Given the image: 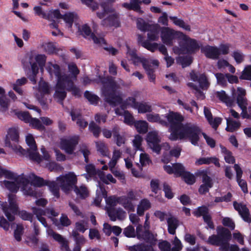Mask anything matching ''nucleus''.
Masks as SVG:
<instances>
[{
  "label": "nucleus",
  "mask_w": 251,
  "mask_h": 251,
  "mask_svg": "<svg viewBox=\"0 0 251 251\" xmlns=\"http://www.w3.org/2000/svg\"><path fill=\"white\" fill-rule=\"evenodd\" d=\"M167 117L172 129L169 137L171 140L188 139L193 145H198L200 135L202 133L200 127L193 123L182 124L183 118L178 113H171Z\"/></svg>",
  "instance_id": "nucleus-1"
},
{
  "label": "nucleus",
  "mask_w": 251,
  "mask_h": 251,
  "mask_svg": "<svg viewBox=\"0 0 251 251\" xmlns=\"http://www.w3.org/2000/svg\"><path fill=\"white\" fill-rule=\"evenodd\" d=\"M103 85L101 93L104 97L105 101L109 104L116 106L122 102L121 95L118 91L120 86L111 77H107L101 79Z\"/></svg>",
  "instance_id": "nucleus-2"
},
{
  "label": "nucleus",
  "mask_w": 251,
  "mask_h": 251,
  "mask_svg": "<svg viewBox=\"0 0 251 251\" xmlns=\"http://www.w3.org/2000/svg\"><path fill=\"white\" fill-rule=\"evenodd\" d=\"M115 0H106L100 4L102 12H97V15L100 19L106 17L101 21V25L104 26H114L117 27L120 25V16L111 4Z\"/></svg>",
  "instance_id": "nucleus-3"
},
{
  "label": "nucleus",
  "mask_w": 251,
  "mask_h": 251,
  "mask_svg": "<svg viewBox=\"0 0 251 251\" xmlns=\"http://www.w3.org/2000/svg\"><path fill=\"white\" fill-rule=\"evenodd\" d=\"M70 74H67L61 71L58 65L49 62L47 64L46 69L51 77L54 75L56 82H65L68 78L71 81H75L79 71L76 65L74 63H70L68 65Z\"/></svg>",
  "instance_id": "nucleus-4"
},
{
  "label": "nucleus",
  "mask_w": 251,
  "mask_h": 251,
  "mask_svg": "<svg viewBox=\"0 0 251 251\" xmlns=\"http://www.w3.org/2000/svg\"><path fill=\"white\" fill-rule=\"evenodd\" d=\"M8 201L9 204L6 202H1L0 205L2 210L10 222L15 220V215L17 214L19 217L24 220L31 221L33 215L25 210L19 211V207L17 203L16 197L15 195L9 194Z\"/></svg>",
  "instance_id": "nucleus-5"
},
{
  "label": "nucleus",
  "mask_w": 251,
  "mask_h": 251,
  "mask_svg": "<svg viewBox=\"0 0 251 251\" xmlns=\"http://www.w3.org/2000/svg\"><path fill=\"white\" fill-rule=\"evenodd\" d=\"M17 181L23 185V192L25 195L36 197L40 196L41 194L37 190V187L47 185V183L43 178L32 174L28 176L22 174L17 178Z\"/></svg>",
  "instance_id": "nucleus-6"
},
{
  "label": "nucleus",
  "mask_w": 251,
  "mask_h": 251,
  "mask_svg": "<svg viewBox=\"0 0 251 251\" xmlns=\"http://www.w3.org/2000/svg\"><path fill=\"white\" fill-rule=\"evenodd\" d=\"M217 234L209 237L207 242L212 245L219 246L220 251H229L231 245L228 241L231 238L230 231L224 227H218Z\"/></svg>",
  "instance_id": "nucleus-7"
},
{
  "label": "nucleus",
  "mask_w": 251,
  "mask_h": 251,
  "mask_svg": "<svg viewBox=\"0 0 251 251\" xmlns=\"http://www.w3.org/2000/svg\"><path fill=\"white\" fill-rule=\"evenodd\" d=\"M65 82H56L54 98L57 99L60 103L66 98V91L72 92V94L76 96H80V91L74 84L75 81H71L68 78Z\"/></svg>",
  "instance_id": "nucleus-8"
},
{
  "label": "nucleus",
  "mask_w": 251,
  "mask_h": 251,
  "mask_svg": "<svg viewBox=\"0 0 251 251\" xmlns=\"http://www.w3.org/2000/svg\"><path fill=\"white\" fill-rule=\"evenodd\" d=\"M179 46L180 48L175 46L173 49L176 54L194 53L199 50L201 47L196 40L191 39L183 34L179 41Z\"/></svg>",
  "instance_id": "nucleus-9"
},
{
  "label": "nucleus",
  "mask_w": 251,
  "mask_h": 251,
  "mask_svg": "<svg viewBox=\"0 0 251 251\" xmlns=\"http://www.w3.org/2000/svg\"><path fill=\"white\" fill-rule=\"evenodd\" d=\"M56 181L62 190L65 193H69L77 184V178L74 172H70L57 177Z\"/></svg>",
  "instance_id": "nucleus-10"
},
{
  "label": "nucleus",
  "mask_w": 251,
  "mask_h": 251,
  "mask_svg": "<svg viewBox=\"0 0 251 251\" xmlns=\"http://www.w3.org/2000/svg\"><path fill=\"white\" fill-rule=\"evenodd\" d=\"M183 33L175 31L169 27H163L161 28V38L162 42L167 46H173L174 40H181Z\"/></svg>",
  "instance_id": "nucleus-11"
},
{
  "label": "nucleus",
  "mask_w": 251,
  "mask_h": 251,
  "mask_svg": "<svg viewBox=\"0 0 251 251\" xmlns=\"http://www.w3.org/2000/svg\"><path fill=\"white\" fill-rule=\"evenodd\" d=\"M37 218L45 227H47V232L48 235L52 237L61 245V249L65 251H70L68 241L62 235L54 232L52 229L49 228L45 218L41 216Z\"/></svg>",
  "instance_id": "nucleus-12"
},
{
  "label": "nucleus",
  "mask_w": 251,
  "mask_h": 251,
  "mask_svg": "<svg viewBox=\"0 0 251 251\" xmlns=\"http://www.w3.org/2000/svg\"><path fill=\"white\" fill-rule=\"evenodd\" d=\"M146 141L149 147L153 151L157 154L160 153L161 147L159 143L161 142V138L157 130L151 131L147 134Z\"/></svg>",
  "instance_id": "nucleus-13"
},
{
  "label": "nucleus",
  "mask_w": 251,
  "mask_h": 251,
  "mask_svg": "<svg viewBox=\"0 0 251 251\" xmlns=\"http://www.w3.org/2000/svg\"><path fill=\"white\" fill-rule=\"evenodd\" d=\"M127 53L135 65H139L141 63L144 69H146L150 64H152L155 67H158L159 65V61L157 60L148 59L139 57L134 50H128Z\"/></svg>",
  "instance_id": "nucleus-14"
},
{
  "label": "nucleus",
  "mask_w": 251,
  "mask_h": 251,
  "mask_svg": "<svg viewBox=\"0 0 251 251\" xmlns=\"http://www.w3.org/2000/svg\"><path fill=\"white\" fill-rule=\"evenodd\" d=\"M26 142L28 146L26 152L28 153L30 159L39 163L41 161V158L37 151L35 141L31 134L26 136Z\"/></svg>",
  "instance_id": "nucleus-15"
},
{
  "label": "nucleus",
  "mask_w": 251,
  "mask_h": 251,
  "mask_svg": "<svg viewBox=\"0 0 251 251\" xmlns=\"http://www.w3.org/2000/svg\"><path fill=\"white\" fill-rule=\"evenodd\" d=\"M78 32L85 38L91 39L96 44L102 46L105 44L103 38L96 36L93 33L91 32L90 27L86 24L78 27Z\"/></svg>",
  "instance_id": "nucleus-16"
},
{
  "label": "nucleus",
  "mask_w": 251,
  "mask_h": 251,
  "mask_svg": "<svg viewBox=\"0 0 251 251\" xmlns=\"http://www.w3.org/2000/svg\"><path fill=\"white\" fill-rule=\"evenodd\" d=\"M78 136L62 139L60 142V148L67 153L72 154L75 150V146L78 143Z\"/></svg>",
  "instance_id": "nucleus-17"
},
{
  "label": "nucleus",
  "mask_w": 251,
  "mask_h": 251,
  "mask_svg": "<svg viewBox=\"0 0 251 251\" xmlns=\"http://www.w3.org/2000/svg\"><path fill=\"white\" fill-rule=\"evenodd\" d=\"M106 211L110 219L112 221L124 220L126 216V212L122 208H115L113 207H107Z\"/></svg>",
  "instance_id": "nucleus-18"
},
{
  "label": "nucleus",
  "mask_w": 251,
  "mask_h": 251,
  "mask_svg": "<svg viewBox=\"0 0 251 251\" xmlns=\"http://www.w3.org/2000/svg\"><path fill=\"white\" fill-rule=\"evenodd\" d=\"M171 112L165 115H160L156 113H149L146 115L147 120L151 123H158L164 126L168 125V122L167 116L169 115Z\"/></svg>",
  "instance_id": "nucleus-19"
},
{
  "label": "nucleus",
  "mask_w": 251,
  "mask_h": 251,
  "mask_svg": "<svg viewBox=\"0 0 251 251\" xmlns=\"http://www.w3.org/2000/svg\"><path fill=\"white\" fill-rule=\"evenodd\" d=\"M12 174L14 176L13 178H7L8 179H10L11 180H4L2 182V184L7 189L11 192H16L19 187H21V190L23 191V185L22 183L17 181V178L20 176H17L13 173Z\"/></svg>",
  "instance_id": "nucleus-20"
},
{
  "label": "nucleus",
  "mask_w": 251,
  "mask_h": 251,
  "mask_svg": "<svg viewBox=\"0 0 251 251\" xmlns=\"http://www.w3.org/2000/svg\"><path fill=\"white\" fill-rule=\"evenodd\" d=\"M193 213L197 217L202 216L204 222L207 224L210 228H213V225L211 222V218L209 214L208 209L207 207L205 206L199 207Z\"/></svg>",
  "instance_id": "nucleus-21"
},
{
  "label": "nucleus",
  "mask_w": 251,
  "mask_h": 251,
  "mask_svg": "<svg viewBox=\"0 0 251 251\" xmlns=\"http://www.w3.org/2000/svg\"><path fill=\"white\" fill-rule=\"evenodd\" d=\"M246 94V90L241 87H238L237 90L233 89L232 90L233 97L236 99L237 103L239 107L241 106L244 107V104H246L248 102Z\"/></svg>",
  "instance_id": "nucleus-22"
},
{
  "label": "nucleus",
  "mask_w": 251,
  "mask_h": 251,
  "mask_svg": "<svg viewBox=\"0 0 251 251\" xmlns=\"http://www.w3.org/2000/svg\"><path fill=\"white\" fill-rule=\"evenodd\" d=\"M233 206L234 208L239 212L244 221L249 223H251V216L249 212V210L245 205L234 201L233 202Z\"/></svg>",
  "instance_id": "nucleus-23"
},
{
  "label": "nucleus",
  "mask_w": 251,
  "mask_h": 251,
  "mask_svg": "<svg viewBox=\"0 0 251 251\" xmlns=\"http://www.w3.org/2000/svg\"><path fill=\"white\" fill-rule=\"evenodd\" d=\"M201 51L209 58L212 59H218L220 55V51L216 47L206 46L201 48Z\"/></svg>",
  "instance_id": "nucleus-24"
},
{
  "label": "nucleus",
  "mask_w": 251,
  "mask_h": 251,
  "mask_svg": "<svg viewBox=\"0 0 251 251\" xmlns=\"http://www.w3.org/2000/svg\"><path fill=\"white\" fill-rule=\"evenodd\" d=\"M190 77L194 81H198L199 83L200 86L203 89H207L210 85L207 77L204 74H197L194 72H192L190 74Z\"/></svg>",
  "instance_id": "nucleus-25"
},
{
  "label": "nucleus",
  "mask_w": 251,
  "mask_h": 251,
  "mask_svg": "<svg viewBox=\"0 0 251 251\" xmlns=\"http://www.w3.org/2000/svg\"><path fill=\"white\" fill-rule=\"evenodd\" d=\"M101 192V195L103 198L105 199V202L108 206L107 207H113L116 206L117 204L118 203V198H116L114 196H111L107 198V192L104 188H103L100 185L99 190H97V193Z\"/></svg>",
  "instance_id": "nucleus-26"
},
{
  "label": "nucleus",
  "mask_w": 251,
  "mask_h": 251,
  "mask_svg": "<svg viewBox=\"0 0 251 251\" xmlns=\"http://www.w3.org/2000/svg\"><path fill=\"white\" fill-rule=\"evenodd\" d=\"M136 236L140 240H144L149 242L152 237V234L150 231L144 229L142 225L138 224L136 228Z\"/></svg>",
  "instance_id": "nucleus-27"
},
{
  "label": "nucleus",
  "mask_w": 251,
  "mask_h": 251,
  "mask_svg": "<svg viewBox=\"0 0 251 251\" xmlns=\"http://www.w3.org/2000/svg\"><path fill=\"white\" fill-rule=\"evenodd\" d=\"M137 42L142 47L152 52H154L157 50L158 45H159L157 43H151L148 39L144 41L143 36L140 34L137 35Z\"/></svg>",
  "instance_id": "nucleus-28"
},
{
  "label": "nucleus",
  "mask_w": 251,
  "mask_h": 251,
  "mask_svg": "<svg viewBox=\"0 0 251 251\" xmlns=\"http://www.w3.org/2000/svg\"><path fill=\"white\" fill-rule=\"evenodd\" d=\"M160 26L158 24H152L147 31L148 39L149 42L158 40Z\"/></svg>",
  "instance_id": "nucleus-29"
},
{
  "label": "nucleus",
  "mask_w": 251,
  "mask_h": 251,
  "mask_svg": "<svg viewBox=\"0 0 251 251\" xmlns=\"http://www.w3.org/2000/svg\"><path fill=\"white\" fill-rule=\"evenodd\" d=\"M168 232L172 235L176 233V230L179 225V222L176 218L170 215L167 218Z\"/></svg>",
  "instance_id": "nucleus-30"
},
{
  "label": "nucleus",
  "mask_w": 251,
  "mask_h": 251,
  "mask_svg": "<svg viewBox=\"0 0 251 251\" xmlns=\"http://www.w3.org/2000/svg\"><path fill=\"white\" fill-rule=\"evenodd\" d=\"M73 190L78 199H85L89 196V191L84 185L78 186L76 184Z\"/></svg>",
  "instance_id": "nucleus-31"
},
{
  "label": "nucleus",
  "mask_w": 251,
  "mask_h": 251,
  "mask_svg": "<svg viewBox=\"0 0 251 251\" xmlns=\"http://www.w3.org/2000/svg\"><path fill=\"white\" fill-rule=\"evenodd\" d=\"M69 29H71L73 23L78 19V15L75 12H67L63 15L62 18Z\"/></svg>",
  "instance_id": "nucleus-32"
},
{
  "label": "nucleus",
  "mask_w": 251,
  "mask_h": 251,
  "mask_svg": "<svg viewBox=\"0 0 251 251\" xmlns=\"http://www.w3.org/2000/svg\"><path fill=\"white\" fill-rule=\"evenodd\" d=\"M118 203L122 205L128 212H133L135 210V205L133 202L126 199L125 197H118Z\"/></svg>",
  "instance_id": "nucleus-33"
},
{
  "label": "nucleus",
  "mask_w": 251,
  "mask_h": 251,
  "mask_svg": "<svg viewBox=\"0 0 251 251\" xmlns=\"http://www.w3.org/2000/svg\"><path fill=\"white\" fill-rule=\"evenodd\" d=\"M211 163L218 167L220 166L218 159L215 157L200 158L195 161V164L196 166H200L203 164H209Z\"/></svg>",
  "instance_id": "nucleus-34"
},
{
  "label": "nucleus",
  "mask_w": 251,
  "mask_h": 251,
  "mask_svg": "<svg viewBox=\"0 0 251 251\" xmlns=\"http://www.w3.org/2000/svg\"><path fill=\"white\" fill-rule=\"evenodd\" d=\"M113 136L116 141L117 146L120 147L125 143V137L120 134V128L118 126H115L112 130Z\"/></svg>",
  "instance_id": "nucleus-35"
},
{
  "label": "nucleus",
  "mask_w": 251,
  "mask_h": 251,
  "mask_svg": "<svg viewBox=\"0 0 251 251\" xmlns=\"http://www.w3.org/2000/svg\"><path fill=\"white\" fill-rule=\"evenodd\" d=\"M133 125L137 131L140 134H145L148 130L149 124L146 121H136Z\"/></svg>",
  "instance_id": "nucleus-36"
},
{
  "label": "nucleus",
  "mask_w": 251,
  "mask_h": 251,
  "mask_svg": "<svg viewBox=\"0 0 251 251\" xmlns=\"http://www.w3.org/2000/svg\"><path fill=\"white\" fill-rule=\"evenodd\" d=\"M151 207V203L150 201L147 199L142 200L137 208V213L139 216H142L144 214V212L147 210Z\"/></svg>",
  "instance_id": "nucleus-37"
},
{
  "label": "nucleus",
  "mask_w": 251,
  "mask_h": 251,
  "mask_svg": "<svg viewBox=\"0 0 251 251\" xmlns=\"http://www.w3.org/2000/svg\"><path fill=\"white\" fill-rule=\"evenodd\" d=\"M135 109H137L139 113L142 114L150 113L152 110L151 105L149 102L143 101L138 102Z\"/></svg>",
  "instance_id": "nucleus-38"
},
{
  "label": "nucleus",
  "mask_w": 251,
  "mask_h": 251,
  "mask_svg": "<svg viewBox=\"0 0 251 251\" xmlns=\"http://www.w3.org/2000/svg\"><path fill=\"white\" fill-rule=\"evenodd\" d=\"M27 81V79L25 77L18 79L15 83L12 84L13 90L20 95H23V91L20 86L25 84Z\"/></svg>",
  "instance_id": "nucleus-39"
},
{
  "label": "nucleus",
  "mask_w": 251,
  "mask_h": 251,
  "mask_svg": "<svg viewBox=\"0 0 251 251\" xmlns=\"http://www.w3.org/2000/svg\"><path fill=\"white\" fill-rule=\"evenodd\" d=\"M226 130L229 132H233L238 128L240 126L239 122L233 121L230 118L226 119Z\"/></svg>",
  "instance_id": "nucleus-40"
},
{
  "label": "nucleus",
  "mask_w": 251,
  "mask_h": 251,
  "mask_svg": "<svg viewBox=\"0 0 251 251\" xmlns=\"http://www.w3.org/2000/svg\"><path fill=\"white\" fill-rule=\"evenodd\" d=\"M97 151L102 156H107L109 152L105 144L101 141L96 142Z\"/></svg>",
  "instance_id": "nucleus-41"
},
{
  "label": "nucleus",
  "mask_w": 251,
  "mask_h": 251,
  "mask_svg": "<svg viewBox=\"0 0 251 251\" xmlns=\"http://www.w3.org/2000/svg\"><path fill=\"white\" fill-rule=\"evenodd\" d=\"M78 153H80L83 155L85 162L88 163L89 161V156L91 154L90 150L88 146L84 144L79 145V149Z\"/></svg>",
  "instance_id": "nucleus-42"
},
{
  "label": "nucleus",
  "mask_w": 251,
  "mask_h": 251,
  "mask_svg": "<svg viewBox=\"0 0 251 251\" xmlns=\"http://www.w3.org/2000/svg\"><path fill=\"white\" fill-rule=\"evenodd\" d=\"M143 138L139 135H136L132 140V145L135 151L143 150L142 142Z\"/></svg>",
  "instance_id": "nucleus-43"
},
{
  "label": "nucleus",
  "mask_w": 251,
  "mask_h": 251,
  "mask_svg": "<svg viewBox=\"0 0 251 251\" xmlns=\"http://www.w3.org/2000/svg\"><path fill=\"white\" fill-rule=\"evenodd\" d=\"M216 96L223 102L226 103L227 105L231 106L233 101L228 97L224 91L221 92H217L216 93Z\"/></svg>",
  "instance_id": "nucleus-44"
},
{
  "label": "nucleus",
  "mask_w": 251,
  "mask_h": 251,
  "mask_svg": "<svg viewBox=\"0 0 251 251\" xmlns=\"http://www.w3.org/2000/svg\"><path fill=\"white\" fill-rule=\"evenodd\" d=\"M47 185L49 187L50 191L56 198L59 197V188L60 187L58 182L55 181L47 182Z\"/></svg>",
  "instance_id": "nucleus-45"
},
{
  "label": "nucleus",
  "mask_w": 251,
  "mask_h": 251,
  "mask_svg": "<svg viewBox=\"0 0 251 251\" xmlns=\"http://www.w3.org/2000/svg\"><path fill=\"white\" fill-rule=\"evenodd\" d=\"M7 138L12 141L17 142L19 139V131L16 127H11L9 129Z\"/></svg>",
  "instance_id": "nucleus-46"
},
{
  "label": "nucleus",
  "mask_w": 251,
  "mask_h": 251,
  "mask_svg": "<svg viewBox=\"0 0 251 251\" xmlns=\"http://www.w3.org/2000/svg\"><path fill=\"white\" fill-rule=\"evenodd\" d=\"M122 152L120 150H115L113 152L112 158L108 163L109 168H114L118 160L121 157Z\"/></svg>",
  "instance_id": "nucleus-47"
},
{
  "label": "nucleus",
  "mask_w": 251,
  "mask_h": 251,
  "mask_svg": "<svg viewBox=\"0 0 251 251\" xmlns=\"http://www.w3.org/2000/svg\"><path fill=\"white\" fill-rule=\"evenodd\" d=\"M72 236L76 244V246H79L84 245L86 242V239L83 236L80 235L77 231L73 230L72 232Z\"/></svg>",
  "instance_id": "nucleus-48"
},
{
  "label": "nucleus",
  "mask_w": 251,
  "mask_h": 251,
  "mask_svg": "<svg viewBox=\"0 0 251 251\" xmlns=\"http://www.w3.org/2000/svg\"><path fill=\"white\" fill-rule=\"evenodd\" d=\"M221 151L224 154V158L226 162L228 163H234L235 159L232 155V153L228 151L225 147L221 146Z\"/></svg>",
  "instance_id": "nucleus-49"
},
{
  "label": "nucleus",
  "mask_w": 251,
  "mask_h": 251,
  "mask_svg": "<svg viewBox=\"0 0 251 251\" xmlns=\"http://www.w3.org/2000/svg\"><path fill=\"white\" fill-rule=\"evenodd\" d=\"M137 27L142 31H146L151 25L146 23L142 18H137L136 20Z\"/></svg>",
  "instance_id": "nucleus-50"
},
{
  "label": "nucleus",
  "mask_w": 251,
  "mask_h": 251,
  "mask_svg": "<svg viewBox=\"0 0 251 251\" xmlns=\"http://www.w3.org/2000/svg\"><path fill=\"white\" fill-rule=\"evenodd\" d=\"M85 170L86 173L84 174L83 176L87 179H88L89 177L94 176L96 175L97 171L95 166L93 164H89L85 166Z\"/></svg>",
  "instance_id": "nucleus-51"
},
{
  "label": "nucleus",
  "mask_w": 251,
  "mask_h": 251,
  "mask_svg": "<svg viewBox=\"0 0 251 251\" xmlns=\"http://www.w3.org/2000/svg\"><path fill=\"white\" fill-rule=\"evenodd\" d=\"M85 98L93 104H96L99 100V98L95 94L88 91H86L84 94Z\"/></svg>",
  "instance_id": "nucleus-52"
},
{
  "label": "nucleus",
  "mask_w": 251,
  "mask_h": 251,
  "mask_svg": "<svg viewBox=\"0 0 251 251\" xmlns=\"http://www.w3.org/2000/svg\"><path fill=\"white\" fill-rule=\"evenodd\" d=\"M170 19L176 25H178L185 30L189 31L190 30V26L189 25H186L182 20L173 16H170Z\"/></svg>",
  "instance_id": "nucleus-53"
},
{
  "label": "nucleus",
  "mask_w": 251,
  "mask_h": 251,
  "mask_svg": "<svg viewBox=\"0 0 251 251\" xmlns=\"http://www.w3.org/2000/svg\"><path fill=\"white\" fill-rule=\"evenodd\" d=\"M7 146L11 148L12 150L19 155L25 154L26 151L18 144L12 145L9 142H6Z\"/></svg>",
  "instance_id": "nucleus-54"
},
{
  "label": "nucleus",
  "mask_w": 251,
  "mask_h": 251,
  "mask_svg": "<svg viewBox=\"0 0 251 251\" xmlns=\"http://www.w3.org/2000/svg\"><path fill=\"white\" fill-rule=\"evenodd\" d=\"M38 91L42 95L47 94L50 93V89L47 82L41 80L39 83Z\"/></svg>",
  "instance_id": "nucleus-55"
},
{
  "label": "nucleus",
  "mask_w": 251,
  "mask_h": 251,
  "mask_svg": "<svg viewBox=\"0 0 251 251\" xmlns=\"http://www.w3.org/2000/svg\"><path fill=\"white\" fill-rule=\"evenodd\" d=\"M131 10L135 11L140 14H142L144 11L141 9L140 4L142 1L140 0H130Z\"/></svg>",
  "instance_id": "nucleus-56"
},
{
  "label": "nucleus",
  "mask_w": 251,
  "mask_h": 251,
  "mask_svg": "<svg viewBox=\"0 0 251 251\" xmlns=\"http://www.w3.org/2000/svg\"><path fill=\"white\" fill-rule=\"evenodd\" d=\"M9 107V100L4 96L0 97V111L2 112L6 111Z\"/></svg>",
  "instance_id": "nucleus-57"
},
{
  "label": "nucleus",
  "mask_w": 251,
  "mask_h": 251,
  "mask_svg": "<svg viewBox=\"0 0 251 251\" xmlns=\"http://www.w3.org/2000/svg\"><path fill=\"white\" fill-rule=\"evenodd\" d=\"M182 176L184 181L188 184H193L196 181L195 176L190 172H185Z\"/></svg>",
  "instance_id": "nucleus-58"
},
{
  "label": "nucleus",
  "mask_w": 251,
  "mask_h": 251,
  "mask_svg": "<svg viewBox=\"0 0 251 251\" xmlns=\"http://www.w3.org/2000/svg\"><path fill=\"white\" fill-rule=\"evenodd\" d=\"M43 47L46 52L49 54L56 53L57 49L52 43H46L43 45Z\"/></svg>",
  "instance_id": "nucleus-59"
},
{
  "label": "nucleus",
  "mask_w": 251,
  "mask_h": 251,
  "mask_svg": "<svg viewBox=\"0 0 251 251\" xmlns=\"http://www.w3.org/2000/svg\"><path fill=\"white\" fill-rule=\"evenodd\" d=\"M33 10L36 15L41 16L43 18L50 20V15L44 12L42 7L39 6H36L33 8Z\"/></svg>",
  "instance_id": "nucleus-60"
},
{
  "label": "nucleus",
  "mask_w": 251,
  "mask_h": 251,
  "mask_svg": "<svg viewBox=\"0 0 251 251\" xmlns=\"http://www.w3.org/2000/svg\"><path fill=\"white\" fill-rule=\"evenodd\" d=\"M89 129L95 137H98L100 132V127L97 125L94 122L90 123L89 126Z\"/></svg>",
  "instance_id": "nucleus-61"
},
{
  "label": "nucleus",
  "mask_w": 251,
  "mask_h": 251,
  "mask_svg": "<svg viewBox=\"0 0 251 251\" xmlns=\"http://www.w3.org/2000/svg\"><path fill=\"white\" fill-rule=\"evenodd\" d=\"M88 228V224L84 220H81L75 223V228L77 231L84 233Z\"/></svg>",
  "instance_id": "nucleus-62"
},
{
  "label": "nucleus",
  "mask_w": 251,
  "mask_h": 251,
  "mask_svg": "<svg viewBox=\"0 0 251 251\" xmlns=\"http://www.w3.org/2000/svg\"><path fill=\"white\" fill-rule=\"evenodd\" d=\"M175 174L178 176H182V175L185 173V169L184 166L181 163H177L174 164Z\"/></svg>",
  "instance_id": "nucleus-63"
},
{
  "label": "nucleus",
  "mask_w": 251,
  "mask_h": 251,
  "mask_svg": "<svg viewBox=\"0 0 251 251\" xmlns=\"http://www.w3.org/2000/svg\"><path fill=\"white\" fill-rule=\"evenodd\" d=\"M241 78L251 80V65L246 66L242 72Z\"/></svg>",
  "instance_id": "nucleus-64"
}]
</instances>
